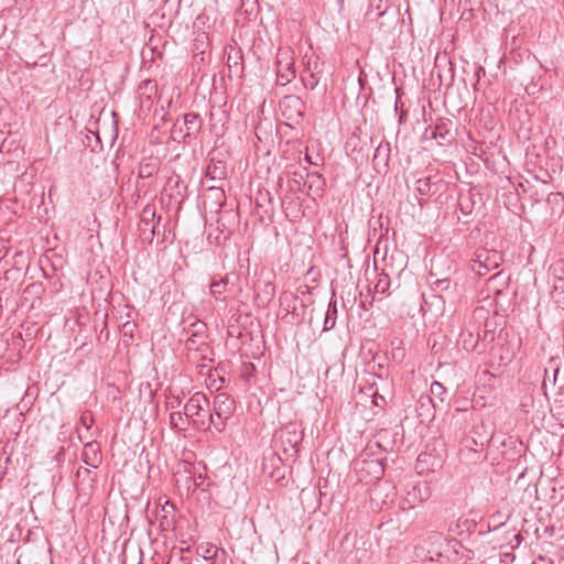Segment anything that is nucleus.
<instances>
[{
    "mask_svg": "<svg viewBox=\"0 0 564 564\" xmlns=\"http://www.w3.org/2000/svg\"><path fill=\"white\" fill-rule=\"evenodd\" d=\"M209 411V401L203 392L194 393L184 405V415L192 419L195 424L204 429Z\"/></svg>",
    "mask_w": 564,
    "mask_h": 564,
    "instance_id": "nucleus-4",
    "label": "nucleus"
},
{
    "mask_svg": "<svg viewBox=\"0 0 564 564\" xmlns=\"http://www.w3.org/2000/svg\"><path fill=\"white\" fill-rule=\"evenodd\" d=\"M82 460L86 466L97 468L101 463L100 446L96 441L88 442L84 445Z\"/></svg>",
    "mask_w": 564,
    "mask_h": 564,
    "instance_id": "nucleus-16",
    "label": "nucleus"
},
{
    "mask_svg": "<svg viewBox=\"0 0 564 564\" xmlns=\"http://www.w3.org/2000/svg\"><path fill=\"white\" fill-rule=\"evenodd\" d=\"M432 408H435L433 399L431 395H421L417 401V414L421 417H430L433 416Z\"/></svg>",
    "mask_w": 564,
    "mask_h": 564,
    "instance_id": "nucleus-24",
    "label": "nucleus"
},
{
    "mask_svg": "<svg viewBox=\"0 0 564 564\" xmlns=\"http://www.w3.org/2000/svg\"><path fill=\"white\" fill-rule=\"evenodd\" d=\"M36 65H37V62H36V61H34V62L32 63V66H36Z\"/></svg>",
    "mask_w": 564,
    "mask_h": 564,
    "instance_id": "nucleus-49",
    "label": "nucleus"
},
{
    "mask_svg": "<svg viewBox=\"0 0 564 564\" xmlns=\"http://www.w3.org/2000/svg\"><path fill=\"white\" fill-rule=\"evenodd\" d=\"M263 294H264L267 302H270L274 297V294H275L274 284L271 282H267L263 286Z\"/></svg>",
    "mask_w": 564,
    "mask_h": 564,
    "instance_id": "nucleus-35",
    "label": "nucleus"
},
{
    "mask_svg": "<svg viewBox=\"0 0 564 564\" xmlns=\"http://www.w3.org/2000/svg\"><path fill=\"white\" fill-rule=\"evenodd\" d=\"M557 372H558V369H555L554 370V378L556 377Z\"/></svg>",
    "mask_w": 564,
    "mask_h": 564,
    "instance_id": "nucleus-48",
    "label": "nucleus"
},
{
    "mask_svg": "<svg viewBox=\"0 0 564 564\" xmlns=\"http://www.w3.org/2000/svg\"><path fill=\"white\" fill-rule=\"evenodd\" d=\"M226 55L228 78L230 80L241 79L245 72L243 56L241 50L235 46H229V48L226 51Z\"/></svg>",
    "mask_w": 564,
    "mask_h": 564,
    "instance_id": "nucleus-12",
    "label": "nucleus"
},
{
    "mask_svg": "<svg viewBox=\"0 0 564 564\" xmlns=\"http://www.w3.org/2000/svg\"><path fill=\"white\" fill-rule=\"evenodd\" d=\"M224 563V557L221 555H219L218 560H214L213 564H223Z\"/></svg>",
    "mask_w": 564,
    "mask_h": 564,
    "instance_id": "nucleus-44",
    "label": "nucleus"
},
{
    "mask_svg": "<svg viewBox=\"0 0 564 564\" xmlns=\"http://www.w3.org/2000/svg\"><path fill=\"white\" fill-rule=\"evenodd\" d=\"M303 437L304 431L301 424L296 422H289L274 432L272 440L273 447L282 449L286 460H294Z\"/></svg>",
    "mask_w": 564,
    "mask_h": 564,
    "instance_id": "nucleus-1",
    "label": "nucleus"
},
{
    "mask_svg": "<svg viewBox=\"0 0 564 564\" xmlns=\"http://www.w3.org/2000/svg\"><path fill=\"white\" fill-rule=\"evenodd\" d=\"M469 200H470L469 197L468 198L459 197V200H458V206H459L460 210L466 215L471 213V207L469 205Z\"/></svg>",
    "mask_w": 564,
    "mask_h": 564,
    "instance_id": "nucleus-37",
    "label": "nucleus"
},
{
    "mask_svg": "<svg viewBox=\"0 0 564 564\" xmlns=\"http://www.w3.org/2000/svg\"><path fill=\"white\" fill-rule=\"evenodd\" d=\"M337 315L336 302H329L328 308L324 319V330H330L335 327Z\"/></svg>",
    "mask_w": 564,
    "mask_h": 564,
    "instance_id": "nucleus-27",
    "label": "nucleus"
},
{
    "mask_svg": "<svg viewBox=\"0 0 564 564\" xmlns=\"http://www.w3.org/2000/svg\"><path fill=\"white\" fill-rule=\"evenodd\" d=\"M448 262V259H435L432 262L430 272V284L435 291H449L453 286L451 268H447V272L442 275L438 271V265Z\"/></svg>",
    "mask_w": 564,
    "mask_h": 564,
    "instance_id": "nucleus-8",
    "label": "nucleus"
},
{
    "mask_svg": "<svg viewBox=\"0 0 564 564\" xmlns=\"http://www.w3.org/2000/svg\"><path fill=\"white\" fill-rule=\"evenodd\" d=\"M182 403V399L178 395H173L170 398V400L166 402V408L170 410H174L178 408Z\"/></svg>",
    "mask_w": 564,
    "mask_h": 564,
    "instance_id": "nucleus-38",
    "label": "nucleus"
},
{
    "mask_svg": "<svg viewBox=\"0 0 564 564\" xmlns=\"http://www.w3.org/2000/svg\"><path fill=\"white\" fill-rule=\"evenodd\" d=\"M492 436V430L490 426L480 422L475 424L470 431V435L466 436L462 441V446L459 449L460 455H477L479 452L484 451L486 444L490 441Z\"/></svg>",
    "mask_w": 564,
    "mask_h": 564,
    "instance_id": "nucleus-2",
    "label": "nucleus"
},
{
    "mask_svg": "<svg viewBox=\"0 0 564 564\" xmlns=\"http://www.w3.org/2000/svg\"><path fill=\"white\" fill-rule=\"evenodd\" d=\"M156 83L151 79L142 82L138 88L141 105L149 107L152 102V96L156 94Z\"/></svg>",
    "mask_w": 564,
    "mask_h": 564,
    "instance_id": "nucleus-19",
    "label": "nucleus"
},
{
    "mask_svg": "<svg viewBox=\"0 0 564 564\" xmlns=\"http://www.w3.org/2000/svg\"><path fill=\"white\" fill-rule=\"evenodd\" d=\"M301 79L306 88L314 89L319 82V78L316 73H302Z\"/></svg>",
    "mask_w": 564,
    "mask_h": 564,
    "instance_id": "nucleus-30",
    "label": "nucleus"
},
{
    "mask_svg": "<svg viewBox=\"0 0 564 564\" xmlns=\"http://www.w3.org/2000/svg\"><path fill=\"white\" fill-rule=\"evenodd\" d=\"M397 113L399 115V124H402L406 120L408 111L403 109Z\"/></svg>",
    "mask_w": 564,
    "mask_h": 564,
    "instance_id": "nucleus-41",
    "label": "nucleus"
},
{
    "mask_svg": "<svg viewBox=\"0 0 564 564\" xmlns=\"http://www.w3.org/2000/svg\"><path fill=\"white\" fill-rule=\"evenodd\" d=\"M170 425L174 430L185 431L189 425V417L184 415V412L173 411L170 414Z\"/></svg>",
    "mask_w": 564,
    "mask_h": 564,
    "instance_id": "nucleus-25",
    "label": "nucleus"
},
{
    "mask_svg": "<svg viewBox=\"0 0 564 564\" xmlns=\"http://www.w3.org/2000/svg\"><path fill=\"white\" fill-rule=\"evenodd\" d=\"M230 282V275L226 274L225 276L220 278L219 280H214L210 285V294L216 299L219 300L220 296L229 291L228 285Z\"/></svg>",
    "mask_w": 564,
    "mask_h": 564,
    "instance_id": "nucleus-20",
    "label": "nucleus"
},
{
    "mask_svg": "<svg viewBox=\"0 0 564 564\" xmlns=\"http://www.w3.org/2000/svg\"><path fill=\"white\" fill-rule=\"evenodd\" d=\"M305 58H306V63H305V69L303 70V73H311V72L316 73L317 67H318V57L315 55H312V56L305 55Z\"/></svg>",
    "mask_w": 564,
    "mask_h": 564,
    "instance_id": "nucleus-33",
    "label": "nucleus"
},
{
    "mask_svg": "<svg viewBox=\"0 0 564 564\" xmlns=\"http://www.w3.org/2000/svg\"><path fill=\"white\" fill-rule=\"evenodd\" d=\"M306 177L308 178L304 185L307 184L308 192H313L315 195L319 196L325 186V180L321 174L317 173H306Z\"/></svg>",
    "mask_w": 564,
    "mask_h": 564,
    "instance_id": "nucleus-21",
    "label": "nucleus"
},
{
    "mask_svg": "<svg viewBox=\"0 0 564 564\" xmlns=\"http://www.w3.org/2000/svg\"><path fill=\"white\" fill-rule=\"evenodd\" d=\"M425 456H426L425 454H420L419 462H423V457H425Z\"/></svg>",
    "mask_w": 564,
    "mask_h": 564,
    "instance_id": "nucleus-47",
    "label": "nucleus"
},
{
    "mask_svg": "<svg viewBox=\"0 0 564 564\" xmlns=\"http://www.w3.org/2000/svg\"><path fill=\"white\" fill-rule=\"evenodd\" d=\"M206 338L203 337H192V335H188V337L185 340V348L188 351H199L205 352L209 349L208 344L205 340Z\"/></svg>",
    "mask_w": 564,
    "mask_h": 564,
    "instance_id": "nucleus-26",
    "label": "nucleus"
},
{
    "mask_svg": "<svg viewBox=\"0 0 564 564\" xmlns=\"http://www.w3.org/2000/svg\"><path fill=\"white\" fill-rule=\"evenodd\" d=\"M276 84L285 86L291 83L295 76L294 52L290 47H280L276 53Z\"/></svg>",
    "mask_w": 564,
    "mask_h": 564,
    "instance_id": "nucleus-3",
    "label": "nucleus"
},
{
    "mask_svg": "<svg viewBox=\"0 0 564 564\" xmlns=\"http://www.w3.org/2000/svg\"><path fill=\"white\" fill-rule=\"evenodd\" d=\"M155 218H156L155 207L152 205H147L142 209V213H141L139 230L142 232L150 230L151 235L154 236L156 234V229L159 227L161 216H158L156 221H155Z\"/></svg>",
    "mask_w": 564,
    "mask_h": 564,
    "instance_id": "nucleus-14",
    "label": "nucleus"
},
{
    "mask_svg": "<svg viewBox=\"0 0 564 564\" xmlns=\"http://www.w3.org/2000/svg\"><path fill=\"white\" fill-rule=\"evenodd\" d=\"M227 175L226 165L223 161L210 160L207 166V176L212 180H224Z\"/></svg>",
    "mask_w": 564,
    "mask_h": 564,
    "instance_id": "nucleus-22",
    "label": "nucleus"
},
{
    "mask_svg": "<svg viewBox=\"0 0 564 564\" xmlns=\"http://www.w3.org/2000/svg\"><path fill=\"white\" fill-rule=\"evenodd\" d=\"M465 457H469V459H474L473 456H475L474 454H469V455H464ZM477 458H479V453L476 455Z\"/></svg>",
    "mask_w": 564,
    "mask_h": 564,
    "instance_id": "nucleus-46",
    "label": "nucleus"
},
{
    "mask_svg": "<svg viewBox=\"0 0 564 564\" xmlns=\"http://www.w3.org/2000/svg\"><path fill=\"white\" fill-rule=\"evenodd\" d=\"M431 394L434 398H438L441 402H444V395L446 394V388L438 381H433L430 387Z\"/></svg>",
    "mask_w": 564,
    "mask_h": 564,
    "instance_id": "nucleus-32",
    "label": "nucleus"
},
{
    "mask_svg": "<svg viewBox=\"0 0 564 564\" xmlns=\"http://www.w3.org/2000/svg\"><path fill=\"white\" fill-rule=\"evenodd\" d=\"M235 400L227 393H218L214 397L213 411L214 415L220 419H230L235 411Z\"/></svg>",
    "mask_w": 564,
    "mask_h": 564,
    "instance_id": "nucleus-13",
    "label": "nucleus"
},
{
    "mask_svg": "<svg viewBox=\"0 0 564 564\" xmlns=\"http://www.w3.org/2000/svg\"><path fill=\"white\" fill-rule=\"evenodd\" d=\"M502 261L501 252L494 249L480 248L475 253L470 269L478 275H485L487 272L499 268Z\"/></svg>",
    "mask_w": 564,
    "mask_h": 564,
    "instance_id": "nucleus-6",
    "label": "nucleus"
},
{
    "mask_svg": "<svg viewBox=\"0 0 564 564\" xmlns=\"http://www.w3.org/2000/svg\"><path fill=\"white\" fill-rule=\"evenodd\" d=\"M551 297L556 304L564 305V278H553Z\"/></svg>",
    "mask_w": 564,
    "mask_h": 564,
    "instance_id": "nucleus-23",
    "label": "nucleus"
},
{
    "mask_svg": "<svg viewBox=\"0 0 564 564\" xmlns=\"http://www.w3.org/2000/svg\"><path fill=\"white\" fill-rule=\"evenodd\" d=\"M227 420L228 419H220L218 415H214V412L209 411L207 419H206L205 427H209L210 425H213L216 431L223 432L226 427Z\"/></svg>",
    "mask_w": 564,
    "mask_h": 564,
    "instance_id": "nucleus-29",
    "label": "nucleus"
},
{
    "mask_svg": "<svg viewBox=\"0 0 564 564\" xmlns=\"http://www.w3.org/2000/svg\"><path fill=\"white\" fill-rule=\"evenodd\" d=\"M431 495L432 491L427 481L408 484L400 501V508L402 510H410L417 505L427 501L431 498Z\"/></svg>",
    "mask_w": 564,
    "mask_h": 564,
    "instance_id": "nucleus-5",
    "label": "nucleus"
},
{
    "mask_svg": "<svg viewBox=\"0 0 564 564\" xmlns=\"http://www.w3.org/2000/svg\"><path fill=\"white\" fill-rule=\"evenodd\" d=\"M184 119V127L185 132L183 133V128L180 129L176 128V124L174 126L173 135L174 139H176L177 134H180L183 139L189 138L195 139L200 133L203 128V119L198 113L195 112H188L183 116Z\"/></svg>",
    "mask_w": 564,
    "mask_h": 564,
    "instance_id": "nucleus-11",
    "label": "nucleus"
},
{
    "mask_svg": "<svg viewBox=\"0 0 564 564\" xmlns=\"http://www.w3.org/2000/svg\"><path fill=\"white\" fill-rule=\"evenodd\" d=\"M359 480H379L384 474V466L378 458H364L357 463Z\"/></svg>",
    "mask_w": 564,
    "mask_h": 564,
    "instance_id": "nucleus-10",
    "label": "nucleus"
},
{
    "mask_svg": "<svg viewBox=\"0 0 564 564\" xmlns=\"http://www.w3.org/2000/svg\"><path fill=\"white\" fill-rule=\"evenodd\" d=\"M454 122L447 118H440L435 124L429 126L425 129V134L435 139L442 147L452 144L456 139V133L453 129Z\"/></svg>",
    "mask_w": 564,
    "mask_h": 564,
    "instance_id": "nucleus-7",
    "label": "nucleus"
},
{
    "mask_svg": "<svg viewBox=\"0 0 564 564\" xmlns=\"http://www.w3.org/2000/svg\"><path fill=\"white\" fill-rule=\"evenodd\" d=\"M390 288V278L386 273H380L378 276V281L375 285V290L377 293H386Z\"/></svg>",
    "mask_w": 564,
    "mask_h": 564,
    "instance_id": "nucleus-31",
    "label": "nucleus"
},
{
    "mask_svg": "<svg viewBox=\"0 0 564 564\" xmlns=\"http://www.w3.org/2000/svg\"><path fill=\"white\" fill-rule=\"evenodd\" d=\"M207 20H208V18H207V17H205V15H199V17H197V19H196V21H207Z\"/></svg>",
    "mask_w": 564,
    "mask_h": 564,
    "instance_id": "nucleus-45",
    "label": "nucleus"
},
{
    "mask_svg": "<svg viewBox=\"0 0 564 564\" xmlns=\"http://www.w3.org/2000/svg\"><path fill=\"white\" fill-rule=\"evenodd\" d=\"M207 325L202 321H196L192 323L185 332L187 335H192V337H203L206 338Z\"/></svg>",
    "mask_w": 564,
    "mask_h": 564,
    "instance_id": "nucleus-28",
    "label": "nucleus"
},
{
    "mask_svg": "<svg viewBox=\"0 0 564 564\" xmlns=\"http://www.w3.org/2000/svg\"><path fill=\"white\" fill-rule=\"evenodd\" d=\"M151 174H152V167L149 164L141 166L139 170L140 177H149Z\"/></svg>",
    "mask_w": 564,
    "mask_h": 564,
    "instance_id": "nucleus-40",
    "label": "nucleus"
},
{
    "mask_svg": "<svg viewBox=\"0 0 564 564\" xmlns=\"http://www.w3.org/2000/svg\"><path fill=\"white\" fill-rule=\"evenodd\" d=\"M282 115L299 123L304 117V101L295 95H288L280 101Z\"/></svg>",
    "mask_w": 564,
    "mask_h": 564,
    "instance_id": "nucleus-9",
    "label": "nucleus"
},
{
    "mask_svg": "<svg viewBox=\"0 0 564 564\" xmlns=\"http://www.w3.org/2000/svg\"><path fill=\"white\" fill-rule=\"evenodd\" d=\"M93 422V416L89 413H83L80 416V423L89 429L90 424Z\"/></svg>",
    "mask_w": 564,
    "mask_h": 564,
    "instance_id": "nucleus-39",
    "label": "nucleus"
},
{
    "mask_svg": "<svg viewBox=\"0 0 564 564\" xmlns=\"http://www.w3.org/2000/svg\"><path fill=\"white\" fill-rule=\"evenodd\" d=\"M395 102H394V111L399 112L400 110L404 109V102L401 100V96L403 95V91L400 87L395 88Z\"/></svg>",
    "mask_w": 564,
    "mask_h": 564,
    "instance_id": "nucleus-36",
    "label": "nucleus"
},
{
    "mask_svg": "<svg viewBox=\"0 0 564 564\" xmlns=\"http://www.w3.org/2000/svg\"><path fill=\"white\" fill-rule=\"evenodd\" d=\"M415 189L422 196H433L440 189V181H435L432 176L419 178L415 182Z\"/></svg>",
    "mask_w": 564,
    "mask_h": 564,
    "instance_id": "nucleus-18",
    "label": "nucleus"
},
{
    "mask_svg": "<svg viewBox=\"0 0 564 564\" xmlns=\"http://www.w3.org/2000/svg\"><path fill=\"white\" fill-rule=\"evenodd\" d=\"M390 143L386 140H381L373 153L372 163L378 172L387 171L390 161Z\"/></svg>",
    "mask_w": 564,
    "mask_h": 564,
    "instance_id": "nucleus-15",
    "label": "nucleus"
},
{
    "mask_svg": "<svg viewBox=\"0 0 564 564\" xmlns=\"http://www.w3.org/2000/svg\"><path fill=\"white\" fill-rule=\"evenodd\" d=\"M254 371H256V367L253 364H251V362L245 364L242 367L241 377L245 380L249 381L251 379V377H253Z\"/></svg>",
    "mask_w": 564,
    "mask_h": 564,
    "instance_id": "nucleus-34",
    "label": "nucleus"
},
{
    "mask_svg": "<svg viewBox=\"0 0 564 564\" xmlns=\"http://www.w3.org/2000/svg\"><path fill=\"white\" fill-rule=\"evenodd\" d=\"M306 173H308V172L306 171V169H303V170H301V171H299V172H295V173H294V176H296L297 178H301V180H302V178L304 177V175L306 176Z\"/></svg>",
    "mask_w": 564,
    "mask_h": 564,
    "instance_id": "nucleus-42",
    "label": "nucleus"
},
{
    "mask_svg": "<svg viewBox=\"0 0 564 564\" xmlns=\"http://www.w3.org/2000/svg\"><path fill=\"white\" fill-rule=\"evenodd\" d=\"M167 508L173 509V508H174V506H173L172 503H170L169 501H166V502H165V506H163V508H162V511L169 512V511H167Z\"/></svg>",
    "mask_w": 564,
    "mask_h": 564,
    "instance_id": "nucleus-43",
    "label": "nucleus"
},
{
    "mask_svg": "<svg viewBox=\"0 0 564 564\" xmlns=\"http://www.w3.org/2000/svg\"><path fill=\"white\" fill-rule=\"evenodd\" d=\"M139 564H141V563H139Z\"/></svg>",
    "mask_w": 564,
    "mask_h": 564,
    "instance_id": "nucleus-50",
    "label": "nucleus"
},
{
    "mask_svg": "<svg viewBox=\"0 0 564 564\" xmlns=\"http://www.w3.org/2000/svg\"><path fill=\"white\" fill-rule=\"evenodd\" d=\"M76 488L79 494L89 496L93 487L91 470L86 467H79L76 471Z\"/></svg>",
    "mask_w": 564,
    "mask_h": 564,
    "instance_id": "nucleus-17",
    "label": "nucleus"
}]
</instances>
